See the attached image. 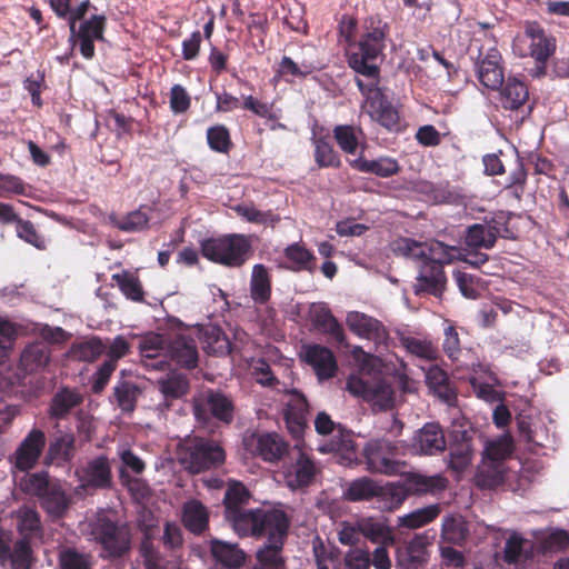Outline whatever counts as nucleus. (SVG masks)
<instances>
[{
  "label": "nucleus",
  "mask_w": 569,
  "mask_h": 569,
  "mask_svg": "<svg viewBox=\"0 0 569 569\" xmlns=\"http://www.w3.org/2000/svg\"><path fill=\"white\" fill-rule=\"evenodd\" d=\"M417 262L419 263V272L416 278L417 282L413 286L415 293L442 295L447 282L443 268L440 264L427 261Z\"/></svg>",
  "instance_id": "obj_19"
},
{
  "label": "nucleus",
  "mask_w": 569,
  "mask_h": 569,
  "mask_svg": "<svg viewBox=\"0 0 569 569\" xmlns=\"http://www.w3.org/2000/svg\"><path fill=\"white\" fill-rule=\"evenodd\" d=\"M426 383L430 391L441 401L451 406L457 401V392L447 371L439 366H431L426 372Z\"/></svg>",
  "instance_id": "obj_26"
},
{
  "label": "nucleus",
  "mask_w": 569,
  "mask_h": 569,
  "mask_svg": "<svg viewBox=\"0 0 569 569\" xmlns=\"http://www.w3.org/2000/svg\"><path fill=\"white\" fill-rule=\"evenodd\" d=\"M513 216L512 212L499 211L493 213L490 219H485L491 231L497 230V232H495L496 242L498 237L510 240L516 239L515 232L509 228V222Z\"/></svg>",
  "instance_id": "obj_60"
},
{
  "label": "nucleus",
  "mask_w": 569,
  "mask_h": 569,
  "mask_svg": "<svg viewBox=\"0 0 569 569\" xmlns=\"http://www.w3.org/2000/svg\"><path fill=\"white\" fill-rule=\"evenodd\" d=\"M193 330L207 353L226 356L231 352V342L220 327L209 325Z\"/></svg>",
  "instance_id": "obj_27"
},
{
  "label": "nucleus",
  "mask_w": 569,
  "mask_h": 569,
  "mask_svg": "<svg viewBox=\"0 0 569 569\" xmlns=\"http://www.w3.org/2000/svg\"><path fill=\"white\" fill-rule=\"evenodd\" d=\"M308 402L306 397L293 390L283 412L284 421L290 435L299 440L307 428Z\"/></svg>",
  "instance_id": "obj_20"
},
{
  "label": "nucleus",
  "mask_w": 569,
  "mask_h": 569,
  "mask_svg": "<svg viewBox=\"0 0 569 569\" xmlns=\"http://www.w3.org/2000/svg\"><path fill=\"white\" fill-rule=\"evenodd\" d=\"M382 486L369 477H360L350 481L343 489V499L350 502L368 501L378 498Z\"/></svg>",
  "instance_id": "obj_33"
},
{
  "label": "nucleus",
  "mask_w": 569,
  "mask_h": 569,
  "mask_svg": "<svg viewBox=\"0 0 569 569\" xmlns=\"http://www.w3.org/2000/svg\"><path fill=\"white\" fill-rule=\"evenodd\" d=\"M182 523L193 535H202L209 527V512L199 500L187 501L182 507Z\"/></svg>",
  "instance_id": "obj_31"
},
{
  "label": "nucleus",
  "mask_w": 569,
  "mask_h": 569,
  "mask_svg": "<svg viewBox=\"0 0 569 569\" xmlns=\"http://www.w3.org/2000/svg\"><path fill=\"white\" fill-rule=\"evenodd\" d=\"M140 393L141 390L136 382L121 379L114 385L110 401L117 403L123 412H132Z\"/></svg>",
  "instance_id": "obj_38"
},
{
  "label": "nucleus",
  "mask_w": 569,
  "mask_h": 569,
  "mask_svg": "<svg viewBox=\"0 0 569 569\" xmlns=\"http://www.w3.org/2000/svg\"><path fill=\"white\" fill-rule=\"evenodd\" d=\"M82 480L88 487L97 489L110 488L112 472L108 457L98 456L90 460L83 469Z\"/></svg>",
  "instance_id": "obj_28"
},
{
  "label": "nucleus",
  "mask_w": 569,
  "mask_h": 569,
  "mask_svg": "<svg viewBox=\"0 0 569 569\" xmlns=\"http://www.w3.org/2000/svg\"><path fill=\"white\" fill-rule=\"evenodd\" d=\"M349 166L362 173L375 174L379 178H389L400 171L399 162L391 157H379L377 159H367L362 154L349 161Z\"/></svg>",
  "instance_id": "obj_23"
},
{
  "label": "nucleus",
  "mask_w": 569,
  "mask_h": 569,
  "mask_svg": "<svg viewBox=\"0 0 569 569\" xmlns=\"http://www.w3.org/2000/svg\"><path fill=\"white\" fill-rule=\"evenodd\" d=\"M159 390L163 395L164 400H174L182 398L189 392L190 383L186 375L170 373L166 378L158 381Z\"/></svg>",
  "instance_id": "obj_50"
},
{
  "label": "nucleus",
  "mask_w": 569,
  "mask_h": 569,
  "mask_svg": "<svg viewBox=\"0 0 569 569\" xmlns=\"http://www.w3.org/2000/svg\"><path fill=\"white\" fill-rule=\"evenodd\" d=\"M201 253L208 260L228 268H240L252 256L251 236L229 233L201 241Z\"/></svg>",
  "instance_id": "obj_3"
},
{
  "label": "nucleus",
  "mask_w": 569,
  "mask_h": 569,
  "mask_svg": "<svg viewBox=\"0 0 569 569\" xmlns=\"http://www.w3.org/2000/svg\"><path fill=\"white\" fill-rule=\"evenodd\" d=\"M389 32V24L379 17L366 19L357 50L348 56L349 67L367 79L379 78L380 68L372 61L382 54Z\"/></svg>",
  "instance_id": "obj_1"
},
{
  "label": "nucleus",
  "mask_w": 569,
  "mask_h": 569,
  "mask_svg": "<svg viewBox=\"0 0 569 569\" xmlns=\"http://www.w3.org/2000/svg\"><path fill=\"white\" fill-rule=\"evenodd\" d=\"M44 447V432L37 428L31 429L12 456L14 467L20 471L32 469L40 459Z\"/></svg>",
  "instance_id": "obj_16"
},
{
  "label": "nucleus",
  "mask_w": 569,
  "mask_h": 569,
  "mask_svg": "<svg viewBox=\"0 0 569 569\" xmlns=\"http://www.w3.org/2000/svg\"><path fill=\"white\" fill-rule=\"evenodd\" d=\"M262 509H241L224 517L238 537H254Z\"/></svg>",
  "instance_id": "obj_34"
},
{
  "label": "nucleus",
  "mask_w": 569,
  "mask_h": 569,
  "mask_svg": "<svg viewBox=\"0 0 569 569\" xmlns=\"http://www.w3.org/2000/svg\"><path fill=\"white\" fill-rule=\"evenodd\" d=\"M210 552L217 563L229 569H239L246 562V553L237 543L212 539Z\"/></svg>",
  "instance_id": "obj_29"
},
{
  "label": "nucleus",
  "mask_w": 569,
  "mask_h": 569,
  "mask_svg": "<svg viewBox=\"0 0 569 569\" xmlns=\"http://www.w3.org/2000/svg\"><path fill=\"white\" fill-rule=\"evenodd\" d=\"M398 561L405 566L406 569H418L427 561L426 543L420 536H416L405 547L403 551L399 552Z\"/></svg>",
  "instance_id": "obj_47"
},
{
  "label": "nucleus",
  "mask_w": 569,
  "mask_h": 569,
  "mask_svg": "<svg viewBox=\"0 0 569 569\" xmlns=\"http://www.w3.org/2000/svg\"><path fill=\"white\" fill-rule=\"evenodd\" d=\"M392 251L416 261L429 263L449 264L460 259L461 251L458 247L448 246L441 241L433 240L429 244L417 242L410 238H400L392 243Z\"/></svg>",
  "instance_id": "obj_7"
},
{
  "label": "nucleus",
  "mask_w": 569,
  "mask_h": 569,
  "mask_svg": "<svg viewBox=\"0 0 569 569\" xmlns=\"http://www.w3.org/2000/svg\"><path fill=\"white\" fill-rule=\"evenodd\" d=\"M447 442L439 423H426L413 438V448L422 455H436L446 449Z\"/></svg>",
  "instance_id": "obj_22"
},
{
  "label": "nucleus",
  "mask_w": 569,
  "mask_h": 569,
  "mask_svg": "<svg viewBox=\"0 0 569 569\" xmlns=\"http://www.w3.org/2000/svg\"><path fill=\"white\" fill-rule=\"evenodd\" d=\"M470 58L475 61L476 76L482 86L498 90L503 84V60L493 38H475L470 46Z\"/></svg>",
  "instance_id": "obj_4"
},
{
  "label": "nucleus",
  "mask_w": 569,
  "mask_h": 569,
  "mask_svg": "<svg viewBox=\"0 0 569 569\" xmlns=\"http://www.w3.org/2000/svg\"><path fill=\"white\" fill-rule=\"evenodd\" d=\"M23 492L36 496L41 508L52 518L64 516L70 506V498L58 479H51L44 471L27 473L20 481Z\"/></svg>",
  "instance_id": "obj_2"
},
{
  "label": "nucleus",
  "mask_w": 569,
  "mask_h": 569,
  "mask_svg": "<svg viewBox=\"0 0 569 569\" xmlns=\"http://www.w3.org/2000/svg\"><path fill=\"white\" fill-rule=\"evenodd\" d=\"M17 521V530L20 533V539L32 541L36 538H42L43 528L41 525L40 515L34 507L22 505L12 513Z\"/></svg>",
  "instance_id": "obj_25"
},
{
  "label": "nucleus",
  "mask_w": 569,
  "mask_h": 569,
  "mask_svg": "<svg viewBox=\"0 0 569 569\" xmlns=\"http://www.w3.org/2000/svg\"><path fill=\"white\" fill-rule=\"evenodd\" d=\"M313 147L315 162L319 168H335L341 167V157L330 142L329 136L315 137L311 139Z\"/></svg>",
  "instance_id": "obj_37"
},
{
  "label": "nucleus",
  "mask_w": 569,
  "mask_h": 569,
  "mask_svg": "<svg viewBox=\"0 0 569 569\" xmlns=\"http://www.w3.org/2000/svg\"><path fill=\"white\" fill-rule=\"evenodd\" d=\"M472 456L471 437L463 431L461 440L450 445V467L456 471H463L471 463Z\"/></svg>",
  "instance_id": "obj_44"
},
{
  "label": "nucleus",
  "mask_w": 569,
  "mask_h": 569,
  "mask_svg": "<svg viewBox=\"0 0 569 569\" xmlns=\"http://www.w3.org/2000/svg\"><path fill=\"white\" fill-rule=\"evenodd\" d=\"M207 142L211 150L219 153H229L233 146L230 132L224 124H216L208 128Z\"/></svg>",
  "instance_id": "obj_58"
},
{
  "label": "nucleus",
  "mask_w": 569,
  "mask_h": 569,
  "mask_svg": "<svg viewBox=\"0 0 569 569\" xmlns=\"http://www.w3.org/2000/svg\"><path fill=\"white\" fill-rule=\"evenodd\" d=\"M440 512V505H429L427 507L416 509L402 517H398V526L408 529H418L431 523L438 518Z\"/></svg>",
  "instance_id": "obj_45"
},
{
  "label": "nucleus",
  "mask_w": 569,
  "mask_h": 569,
  "mask_svg": "<svg viewBox=\"0 0 569 569\" xmlns=\"http://www.w3.org/2000/svg\"><path fill=\"white\" fill-rule=\"evenodd\" d=\"M179 456L181 463L192 473L216 468L226 459V452L218 442L198 436L184 439Z\"/></svg>",
  "instance_id": "obj_5"
},
{
  "label": "nucleus",
  "mask_w": 569,
  "mask_h": 569,
  "mask_svg": "<svg viewBox=\"0 0 569 569\" xmlns=\"http://www.w3.org/2000/svg\"><path fill=\"white\" fill-rule=\"evenodd\" d=\"M347 325L355 335L371 340L376 345L385 343L389 337L381 321L358 311L348 313Z\"/></svg>",
  "instance_id": "obj_18"
},
{
  "label": "nucleus",
  "mask_w": 569,
  "mask_h": 569,
  "mask_svg": "<svg viewBox=\"0 0 569 569\" xmlns=\"http://www.w3.org/2000/svg\"><path fill=\"white\" fill-rule=\"evenodd\" d=\"M410 496L435 492L445 488V479L440 476L428 477L420 473H409L403 480Z\"/></svg>",
  "instance_id": "obj_46"
},
{
  "label": "nucleus",
  "mask_w": 569,
  "mask_h": 569,
  "mask_svg": "<svg viewBox=\"0 0 569 569\" xmlns=\"http://www.w3.org/2000/svg\"><path fill=\"white\" fill-rule=\"evenodd\" d=\"M290 528V518L281 509H262L254 538L264 537L266 542H286Z\"/></svg>",
  "instance_id": "obj_15"
},
{
  "label": "nucleus",
  "mask_w": 569,
  "mask_h": 569,
  "mask_svg": "<svg viewBox=\"0 0 569 569\" xmlns=\"http://www.w3.org/2000/svg\"><path fill=\"white\" fill-rule=\"evenodd\" d=\"M469 529L461 516H447L442 520L441 538L455 545L466 541Z\"/></svg>",
  "instance_id": "obj_53"
},
{
  "label": "nucleus",
  "mask_w": 569,
  "mask_h": 569,
  "mask_svg": "<svg viewBox=\"0 0 569 569\" xmlns=\"http://www.w3.org/2000/svg\"><path fill=\"white\" fill-rule=\"evenodd\" d=\"M312 325L323 333L330 335L338 343L345 342V331L331 310L326 305L312 307L310 311Z\"/></svg>",
  "instance_id": "obj_32"
},
{
  "label": "nucleus",
  "mask_w": 569,
  "mask_h": 569,
  "mask_svg": "<svg viewBox=\"0 0 569 569\" xmlns=\"http://www.w3.org/2000/svg\"><path fill=\"white\" fill-rule=\"evenodd\" d=\"M290 465L286 469L288 486L300 489L311 485L316 477L317 468L315 461L305 451L303 443H296L291 452Z\"/></svg>",
  "instance_id": "obj_14"
},
{
  "label": "nucleus",
  "mask_w": 569,
  "mask_h": 569,
  "mask_svg": "<svg viewBox=\"0 0 569 569\" xmlns=\"http://www.w3.org/2000/svg\"><path fill=\"white\" fill-rule=\"evenodd\" d=\"M112 280L117 283L123 296L134 302L144 300V291L137 276L129 271L112 274Z\"/></svg>",
  "instance_id": "obj_55"
},
{
  "label": "nucleus",
  "mask_w": 569,
  "mask_h": 569,
  "mask_svg": "<svg viewBox=\"0 0 569 569\" xmlns=\"http://www.w3.org/2000/svg\"><path fill=\"white\" fill-rule=\"evenodd\" d=\"M345 569H370L371 558L368 549L351 548L343 557Z\"/></svg>",
  "instance_id": "obj_64"
},
{
  "label": "nucleus",
  "mask_w": 569,
  "mask_h": 569,
  "mask_svg": "<svg viewBox=\"0 0 569 569\" xmlns=\"http://www.w3.org/2000/svg\"><path fill=\"white\" fill-rule=\"evenodd\" d=\"M58 566L59 569H93V558L90 553L67 547L58 555Z\"/></svg>",
  "instance_id": "obj_54"
},
{
  "label": "nucleus",
  "mask_w": 569,
  "mask_h": 569,
  "mask_svg": "<svg viewBox=\"0 0 569 569\" xmlns=\"http://www.w3.org/2000/svg\"><path fill=\"white\" fill-rule=\"evenodd\" d=\"M11 569H32L37 561L31 541L17 539L13 543L9 560Z\"/></svg>",
  "instance_id": "obj_52"
},
{
  "label": "nucleus",
  "mask_w": 569,
  "mask_h": 569,
  "mask_svg": "<svg viewBox=\"0 0 569 569\" xmlns=\"http://www.w3.org/2000/svg\"><path fill=\"white\" fill-rule=\"evenodd\" d=\"M168 339L159 333H150L143 337L139 343V350L142 358L156 359L163 350H167Z\"/></svg>",
  "instance_id": "obj_62"
},
{
  "label": "nucleus",
  "mask_w": 569,
  "mask_h": 569,
  "mask_svg": "<svg viewBox=\"0 0 569 569\" xmlns=\"http://www.w3.org/2000/svg\"><path fill=\"white\" fill-rule=\"evenodd\" d=\"M91 533L108 558H121L131 549V533L126 525H120L107 517L98 518L92 525Z\"/></svg>",
  "instance_id": "obj_8"
},
{
  "label": "nucleus",
  "mask_w": 569,
  "mask_h": 569,
  "mask_svg": "<svg viewBox=\"0 0 569 569\" xmlns=\"http://www.w3.org/2000/svg\"><path fill=\"white\" fill-rule=\"evenodd\" d=\"M347 390L379 410L390 409L395 403L393 388L382 378L350 376L347 380Z\"/></svg>",
  "instance_id": "obj_10"
},
{
  "label": "nucleus",
  "mask_w": 569,
  "mask_h": 569,
  "mask_svg": "<svg viewBox=\"0 0 569 569\" xmlns=\"http://www.w3.org/2000/svg\"><path fill=\"white\" fill-rule=\"evenodd\" d=\"M526 546H531V542L529 540L522 538L517 532H513L506 540L505 549H503V560L508 565L518 563L523 556Z\"/></svg>",
  "instance_id": "obj_61"
},
{
  "label": "nucleus",
  "mask_w": 569,
  "mask_h": 569,
  "mask_svg": "<svg viewBox=\"0 0 569 569\" xmlns=\"http://www.w3.org/2000/svg\"><path fill=\"white\" fill-rule=\"evenodd\" d=\"M506 465L483 460L476 473V485L481 489H495L506 479Z\"/></svg>",
  "instance_id": "obj_42"
},
{
  "label": "nucleus",
  "mask_w": 569,
  "mask_h": 569,
  "mask_svg": "<svg viewBox=\"0 0 569 569\" xmlns=\"http://www.w3.org/2000/svg\"><path fill=\"white\" fill-rule=\"evenodd\" d=\"M76 453V437L71 432H60L49 443L47 460L66 463L72 460Z\"/></svg>",
  "instance_id": "obj_36"
},
{
  "label": "nucleus",
  "mask_w": 569,
  "mask_h": 569,
  "mask_svg": "<svg viewBox=\"0 0 569 569\" xmlns=\"http://www.w3.org/2000/svg\"><path fill=\"white\" fill-rule=\"evenodd\" d=\"M82 401L83 398L77 389L62 387L52 397L48 415L52 419H64L76 407L80 406Z\"/></svg>",
  "instance_id": "obj_30"
},
{
  "label": "nucleus",
  "mask_w": 569,
  "mask_h": 569,
  "mask_svg": "<svg viewBox=\"0 0 569 569\" xmlns=\"http://www.w3.org/2000/svg\"><path fill=\"white\" fill-rule=\"evenodd\" d=\"M379 82L380 77L376 79L370 78L367 81L356 78L357 87L366 97L371 118L388 130L397 129L399 127V113L379 88Z\"/></svg>",
  "instance_id": "obj_9"
},
{
  "label": "nucleus",
  "mask_w": 569,
  "mask_h": 569,
  "mask_svg": "<svg viewBox=\"0 0 569 569\" xmlns=\"http://www.w3.org/2000/svg\"><path fill=\"white\" fill-rule=\"evenodd\" d=\"M106 351V346L100 338L72 343L69 353L73 360L83 362L96 361Z\"/></svg>",
  "instance_id": "obj_51"
},
{
  "label": "nucleus",
  "mask_w": 569,
  "mask_h": 569,
  "mask_svg": "<svg viewBox=\"0 0 569 569\" xmlns=\"http://www.w3.org/2000/svg\"><path fill=\"white\" fill-rule=\"evenodd\" d=\"M523 34L530 40V56L537 62L546 63L556 50L555 39L536 21L526 23Z\"/></svg>",
  "instance_id": "obj_21"
},
{
  "label": "nucleus",
  "mask_w": 569,
  "mask_h": 569,
  "mask_svg": "<svg viewBox=\"0 0 569 569\" xmlns=\"http://www.w3.org/2000/svg\"><path fill=\"white\" fill-rule=\"evenodd\" d=\"M332 136L340 150L347 154H355L363 136L360 127L351 124H337L332 129Z\"/></svg>",
  "instance_id": "obj_43"
},
{
  "label": "nucleus",
  "mask_w": 569,
  "mask_h": 569,
  "mask_svg": "<svg viewBox=\"0 0 569 569\" xmlns=\"http://www.w3.org/2000/svg\"><path fill=\"white\" fill-rule=\"evenodd\" d=\"M399 447L388 438L369 439L361 448L360 463L370 473L395 476L401 472L405 462L397 459Z\"/></svg>",
  "instance_id": "obj_6"
},
{
  "label": "nucleus",
  "mask_w": 569,
  "mask_h": 569,
  "mask_svg": "<svg viewBox=\"0 0 569 569\" xmlns=\"http://www.w3.org/2000/svg\"><path fill=\"white\" fill-rule=\"evenodd\" d=\"M250 498L251 493L242 482L237 480L228 481L223 497L224 517L246 509Z\"/></svg>",
  "instance_id": "obj_41"
},
{
  "label": "nucleus",
  "mask_w": 569,
  "mask_h": 569,
  "mask_svg": "<svg viewBox=\"0 0 569 569\" xmlns=\"http://www.w3.org/2000/svg\"><path fill=\"white\" fill-rule=\"evenodd\" d=\"M193 411L196 419L202 423H207L211 417L230 425L234 418L232 399L220 391H209L203 401L194 405Z\"/></svg>",
  "instance_id": "obj_13"
},
{
  "label": "nucleus",
  "mask_w": 569,
  "mask_h": 569,
  "mask_svg": "<svg viewBox=\"0 0 569 569\" xmlns=\"http://www.w3.org/2000/svg\"><path fill=\"white\" fill-rule=\"evenodd\" d=\"M495 232L483 221L482 223H473L466 230L465 242L469 248L473 249H491L495 247Z\"/></svg>",
  "instance_id": "obj_49"
},
{
  "label": "nucleus",
  "mask_w": 569,
  "mask_h": 569,
  "mask_svg": "<svg viewBox=\"0 0 569 569\" xmlns=\"http://www.w3.org/2000/svg\"><path fill=\"white\" fill-rule=\"evenodd\" d=\"M167 352L179 367L192 370L198 367L199 352L193 329L186 328L168 338Z\"/></svg>",
  "instance_id": "obj_12"
},
{
  "label": "nucleus",
  "mask_w": 569,
  "mask_h": 569,
  "mask_svg": "<svg viewBox=\"0 0 569 569\" xmlns=\"http://www.w3.org/2000/svg\"><path fill=\"white\" fill-rule=\"evenodd\" d=\"M401 342L409 353L422 360L432 361L438 358L439 350L430 340L406 337Z\"/></svg>",
  "instance_id": "obj_57"
},
{
  "label": "nucleus",
  "mask_w": 569,
  "mask_h": 569,
  "mask_svg": "<svg viewBox=\"0 0 569 569\" xmlns=\"http://www.w3.org/2000/svg\"><path fill=\"white\" fill-rule=\"evenodd\" d=\"M284 542H264L256 553L257 563L253 569H286L282 556Z\"/></svg>",
  "instance_id": "obj_40"
},
{
  "label": "nucleus",
  "mask_w": 569,
  "mask_h": 569,
  "mask_svg": "<svg viewBox=\"0 0 569 569\" xmlns=\"http://www.w3.org/2000/svg\"><path fill=\"white\" fill-rule=\"evenodd\" d=\"M360 532L373 543L393 546L396 542L392 528L385 522L373 519L362 521L360 523Z\"/></svg>",
  "instance_id": "obj_48"
},
{
  "label": "nucleus",
  "mask_w": 569,
  "mask_h": 569,
  "mask_svg": "<svg viewBox=\"0 0 569 569\" xmlns=\"http://www.w3.org/2000/svg\"><path fill=\"white\" fill-rule=\"evenodd\" d=\"M303 360L315 370L320 381L333 378L338 372V363L333 352L322 345H308L303 347Z\"/></svg>",
  "instance_id": "obj_17"
},
{
  "label": "nucleus",
  "mask_w": 569,
  "mask_h": 569,
  "mask_svg": "<svg viewBox=\"0 0 569 569\" xmlns=\"http://www.w3.org/2000/svg\"><path fill=\"white\" fill-rule=\"evenodd\" d=\"M453 279L462 293L468 299H476L479 296L480 278L460 270L453 272Z\"/></svg>",
  "instance_id": "obj_63"
},
{
  "label": "nucleus",
  "mask_w": 569,
  "mask_h": 569,
  "mask_svg": "<svg viewBox=\"0 0 569 569\" xmlns=\"http://www.w3.org/2000/svg\"><path fill=\"white\" fill-rule=\"evenodd\" d=\"M317 67L311 62L302 61L300 64L295 62L290 57H282L279 62L277 73L280 77L291 76L295 78H306L311 74Z\"/></svg>",
  "instance_id": "obj_59"
},
{
  "label": "nucleus",
  "mask_w": 569,
  "mask_h": 569,
  "mask_svg": "<svg viewBox=\"0 0 569 569\" xmlns=\"http://www.w3.org/2000/svg\"><path fill=\"white\" fill-rule=\"evenodd\" d=\"M284 258L292 263L290 270L313 272L317 268V258L303 243L295 242L283 251Z\"/></svg>",
  "instance_id": "obj_39"
},
{
  "label": "nucleus",
  "mask_w": 569,
  "mask_h": 569,
  "mask_svg": "<svg viewBox=\"0 0 569 569\" xmlns=\"http://www.w3.org/2000/svg\"><path fill=\"white\" fill-rule=\"evenodd\" d=\"M250 297L258 305H266L271 298V276L262 263L252 267Z\"/></svg>",
  "instance_id": "obj_35"
},
{
  "label": "nucleus",
  "mask_w": 569,
  "mask_h": 569,
  "mask_svg": "<svg viewBox=\"0 0 569 569\" xmlns=\"http://www.w3.org/2000/svg\"><path fill=\"white\" fill-rule=\"evenodd\" d=\"M499 90V101L506 110L517 111L529 99L527 84L516 77H508Z\"/></svg>",
  "instance_id": "obj_24"
},
{
  "label": "nucleus",
  "mask_w": 569,
  "mask_h": 569,
  "mask_svg": "<svg viewBox=\"0 0 569 569\" xmlns=\"http://www.w3.org/2000/svg\"><path fill=\"white\" fill-rule=\"evenodd\" d=\"M242 445L249 455L268 463H278L288 456L289 443L277 432H247Z\"/></svg>",
  "instance_id": "obj_11"
},
{
  "label": "nucleus",
  "mask_w": 569,
  "mask_h": 569,
  "mask_svg": "<svg viewBox=\"0 0 569 569\" xmlns=\"http://www.w3.org/2000/svg\"><path fill=\"white\" fill-rule=\"evenodd\" d=\"M234 211L242 219L251 223L273 227L280 221L279 214L274 213L272 210L261 211L252 204H238L234 207Z\"/></svg>",
  "instance_id": "obj_56"
}]
</instances>
